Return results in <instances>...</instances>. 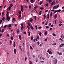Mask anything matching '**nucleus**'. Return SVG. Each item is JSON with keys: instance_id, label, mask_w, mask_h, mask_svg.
<instances>
[{"instance_id": "obj_1", "label": "nucleus", "mask_w": 64, "mask_h": 64, "mask_svg": "<svg viewBox=\"0 0 64 64\" xmlns=\"http://www.w3.org/2000/svg\"><path fill=\"white\" fill-rule=\"evenodd\" d=\"M59 4H58L57 5V6H54L53 8V9H57L59 7Z\"/></svg>"}, {"instance_id": "obj_2", "label": "nucleus", "mask_w": 64, "mask_h": 64, "mask_svg": "<svg viewBox=\"0 0 64 64\" xmlns=\"http://www.w3.org/2000/svg\"><path fill=\"white\" fill-rule=\"evenodd\" d=\"M54 64H56L57 63V60L56 59L54 60Z\"/></svg>"}, {"instance_id": "obj_3", "label": "nucleus", "mask_w": 64, "mask_h": 64, "mask_svg": "<svg viewBox=\"0 0 64 64\" xmlns=\"http://www.w3.org/2000/svg\"><path fill=\"white\" fill-rule=\"evenodd\" d=\"M10 19V18L8 16H6V20H7L9 21V20Z\"/></svg>"}, {"instance_id": "obj_4", "label": "nucleus", "mask_w": 64, "mask_h": 64, "mask_svg": "<svg viewBox=\"0 0 64 64\" xmlns=\"http://www.w3.org/2000/svg\"><path fill=\"white\" fill-rule=\"evenodd\" d=\"M21 11L23 12V11H24V8H23V6L22 5L21 6Z\"/></svg>"}, {"instance_id": "obj_5", "label": "nucleus", "mask_w": 64, "mask_h": 64, "mask_svg": "<svg viewBox=\"0 0 64 64\" xmlns=\"http://www.w3.org/2000/svg\"><path fill=\"white\" fill-rule=\"evenodd\" d=\"M14 52L15 54L16 55V49H15L14 50Z\"/></svg>"}, {"instance_id": "obj_6", "label": "nucleus", "mask_w": 64, "mask_h": 64, "mask_svg": "<svg viewBox=\"0 0 64 64\" xmlns=\"http://www.w3.org/2000/svg\"><path fill=\"white\" fill-rule=\"evenodd\" d=\"M57 14H56V15L54 16V18L55 19H56L57 18Z\"/></svg>"}, {"instance_id": "obj_7", "label": "nucleus", "mask_w": 64, "mask_h": 64, "mask_svg": "<svg viewBox=\"0 0 64 64\" xmlns=\"http://www.w3.org/2000/svg\"><path fill=\"white\" fill-rule=\"evenodd\" d=\"M34 1H35V0H30V2H31L32 3H33Z\"/></svg>"}, {"instance_id": "obj_8", "label": "nucleus", "mask_w": 64, "mask_h": 64, "mask_svg": "<svg viewBox=\"0 0 64 64\" xmlns=\"http://www.w3.org/2000/svg\"><path fill=\"white\" fill-rule=\"evenodd\" d=\"M44 19H45L46 18V15L45 14H44Z\"/></svg>"}, {"instance_id": "obj_9", "label": "nucleus", "mask_w": 64, "mask_h": 64, "mask_svg": "<svg viewBox=\"0 0 64 64\" xmlns=\"http://www.w3.org/2000/svg\"><path fill=\"white\" fill-rule=\"evenodd\" d=\"M4 29L3 28L2 29L1 31L2 33H3V32H4Z\"/></svg>"}, {"instance_id": "obj_10", "label": "nucleus", "mask_w": 64, "mask_h": 64, "mask_svg": "<svg viewBox=\"0 0 64 64\" xmlns=\"http://www.w3.org/2000/svg\"><path fill=\"white\" fill-rule=\"evenodd\" d=\"M28 25L29 26H30V27H31V24H30L28 22Z\"/></svg>"}, {"instance_id": "obj_11", "label": "nucleus", "mask_w": 64, "mask_h": 64, "mask_svg": "<svg viewBox=\"0 0 64 64\" xmlns=\"http://www.w3.org/2000/svg\"><path fill=\"white\" fill-rule=\"evenodd\" d=\"M50 17H52V15H52V12H51L50 14Z\"/></svg>"}, {"instance_id": "obj_12", "label": "nucleus", "mask_w": 64, "mask_h": 64, "mask_svg": "<svg viewBox=\"0 0 64 64\" xmlns=\"http://www.w3.org/2000/svg\"><path fill=\"white\" fill-rule=\"evenodd\" d=\"M19 38H20V40H21L22 39H21V36L19 35Z\"/></svg>"}, {"instance_id": "obj_13", "label": "nucleus", "mask_w": 64, "mask_h": 64, "mask_svg": "<svg viewBox=\"0 0 64 64\" xmlns=\"http://www.w3.org/2000/svg\"><path fill=\"white\" fill-rule=\"evenodd\" d=\"M18 13L19 14H20L21 13V11L20 10L18 11Z\"/></svg>"}, {"instance_id": "obj_14", "label": "nucleus", "mask_w": 64, "mask_h": 64, "mask_svg": "<svg viewBox=\"0 0 64 64\" xmlns=\"http://www.w3.org/2000/svg\"><path fill=\"white\" fill-rule=\"evenodd\" d=\"M8 15H9V12H8L6 14L7 16H8Z\"/></svg>"}, {"instance_id": "obj_15", "label": "nucleus", "mask_w": 64, "mask_h": 64, "mask_svg": "<svg viewBox=\"0 0 64 64\" xmlns=\"http://www.w3.org/2000/svg\"><path fill=\"white\" fill-rule=\"evenodd\" d=\"M30 28L32 29V30H34V28H33V26H32L30 27Z\"/></svg>"}, {"instance_id": "obj_16", "label": "nucleus", "mask_w": 64, "mask_h": 64, "mask_svg": "<svg viewBox=\"0 0 64 64\" xmlns=\"http://www.w3.org/2000/svg\"><path fill=\"white\" fill-rule=\"evenodd\" d=\"M61 11V10H58L57 12H60Z\"/></svg>"}, {"instance_id": "obj_17", "label": "nucleus", "mask_w": 64, "mask_h": 64, "mask_svg": "<svg viewBox=\"0 0 64 64\" xmlns=\"http://www.w3.org/2000/svg\"><path fill=\"white\" fill-rule=\"evenodd\" d=\"M21 17V14H20V15L19 16L18 18L19 19H20Z\"/></svg>"}, {"instance_id": "obj_18", "label": "nucleus", "mask_w": 64, "mask_h": 64, "mask_svg": "<svg viewBox=\"0 0 64 64\" xmlns=\"http://www.w3.org/2000/svg\"><path fill=\"white\" fill-rule=\"evenodd\" d=\"M12 6H13V4H10V6L11 8V7H12Z\"/></svg>"}, {"instance_id": "obj_19", "label": "nucleus", "mask_w": 64, "mask_h": 64, "mask_svg": "<svg viewBox=\"0 0 64 64\" xmlns=\"http://www.w3.org/2000/svg\"><path fill=\"white\" fill-rule=\"evenodd\" d=\"M2 20L4 21L5 20V17H3L2 18Z\"/></svg>"}, {"instance_id": "obj_20", "label": "nucleus", "mask_w": 64, "mask_h": 64, "mask_svg": "<svg viewBox=\"0 0 64 64\" xmlns=\"http://www.w3.org/2000/svg\"><path fill=\"white\" fill-rule=\"evenodd\" d=\"M10 39L12 40H13V36H11Z\"/></svg>"}, {"instance_id": "obj_21", "label": "nucleus", "mask_w": 64, "mask_h": 64, "mask_svg": "<svg viewBox=\"0 0 64 64\" xmlns=\"http://www.w3.org/2000/svg\"><path fill=\"white\" fill-rule=\"evenodd\" d=\"M62 39H63V38H64V35H63V34L62 35Z\"/></svg>"}, {"instance_id": "obj_22", "label": "nucleus", "mask_w": 64, "mask_h": 64, "mask_svg": "<svg viewBox=\"0 0 64 64\" xmlns=\"http://www.w3.org/2000/svg\"><path fill=\"white\" fill-rule=\"evenodd\" d=\"M30 22L31 23H32V22H33V19L32 18L31 20L30 21Z\"/></svg>"}, {"instance_id": "obj_23", "label": "nucleus", "mask_w": 64, "mask_h": 64, "mask_svg": "<svg viewBox=\"0 0 64 64\" xmlns=\"http://www.w3.org/2000/svg\"><path fill=\"white\" fill-rule=\"evenodd\" d=\"M3 5H4L3 4H2V6H0V8H2V7H3Z\"/></svg>"}, {"instance_id": "obj_24", "label": "nucleus", "mask_w": 64, "mask_h": 64, "mask_svg": "<svg viewBox=\"0 0 64 64\" xmlns=\"http://www.w3.org/2000/svg\"><path fill=\"white\" fill-rule=\"evenodd\" d=\"M28 35L29 36H30V32H28Z\"/></svg>"}, {"instance_id": "obj_25", "label": "nucleus", "mask_w": 64, "mask_h": 64, "mask_svg": "<svg viewBox=\"0 0 64 64\" xmlns=\"http://www.w3.org/2000/svg\"><path fill=\"white\" fill-rule=\"evenodd\" d=\"M47 32H45L44 33V35H47Z\"/></svg>"}, {"instance_id": "obj_26", "label": "nucleus", "mask_w": 64, "mask_h": 64, "mask_svg": "<svg viewBox=\"0 0 64 64\" xmlns=\"http://www.w3.org/2000/svg\"><path fill=\"white\" fill-rule=\"evenodd\" d=\"M21 26H22V28H23V25L22 24H21Z\"/></svg>"}, {"instance_id": "obj_27", "label": "nucleus", "mask_w": 64, "mask_h": 64, "mask_svg": "<svg viewBox=\"0 0 64 64\" xmlns=\"http://www.w3.org/2000/svg\"><path fill=\"white\" fill-rule=\"evenodd\" d=\"M37 37L38 40H39V39H40V38H39V37L38 36H37Z\"/></svg>"}, {"instance_id": "obj_28", "label": "nucleus", "mask_w": 64, "mask_h": 64, "mask_svg": "<svg viewBox=\"0 0 64 64\" xmlns=\"http://www.w3.org/2000/svg\"><path fill=\"white\" fill-rule=\"evenodd\" d=\"M27 27L28 30H29V29H30V27H29V26H27Z\"/></svg>"}, {"instance_id": "obj_29", "label": "nucleus", "mask_w": 64, "mask_h": 64, "mask_svg": "<svg viewBox=\"0 0 64 64\" xmlns=\"http://www.w3.org/2000/svg\"><path fill=\"white\" fill-rule=\"evenodd\" d=\"M49 54H52V52H51V51H50L49 52Z\"/></svg>"}, {"instance_id": "obj_30", "label": "nucleus", "mask_w": 64, "mask_h": 64, "mask_svg": "<svg viewBox=\"0 0 64 64\" xmlns=\"http://www.w3.org/2000/svg\"><path fill=\"white\" fill-rule=\"evenodd\" d=\"M12 41H11V40H10V45H11V44H12Z\"/></svg>"}, {"instance_id": "obj_31", "label": "nucleus", "mask_w": 64, "mask_h": 64, "mask_svg": "<svg viewBox=\"0 0 64 64\" xmlns=\"http://www.w3.org/2000/svg\"><path fill=\"white\" fill-rule=\"evenodd\" d=\"M56 45V43H54V44H53L52 45Z\"/></svg>"}, {"instance_id": "obj_32", "label": "nucleus", "mask_w": 64, "mask_h": 64, "mask_svg": "<svg viewBox=\"0 0 64 64\" xmlns=\"http://www.w3.org/2000/svg\"><path fill=\"white\" fill-rule=\"evenodd\" d=\"M42 12L41 11H40L39 13H40V14H39V15H40L41 14V13H42V12Z\"/></svg>"}, {"instance_id": "obj_33", "label": "nucleus", "mask_w": 64, "mask_h": 64, "mask_svg": "<svg viewBox=\"0 0 64 64\" xmlns=\"http://www.w3.org/2000/svg\"><path fill=\"white\" fill-rule=\"evenodd\" d=\"M8 27H11V24H9L8 25Z\"/></svg>"}, {"instance_id": "obj_34", "label": "nucleus", "mask_w": 64, "mask_h": 64, "mask_svg": "<svg viewBox=\"0 0 64 64\" xmlns=\"http://www.w3.org/2000/svg\"><path fill=\"white\" fill-rule=\"evenodd\" d=\"M52 35H53V36H56V35L54 33H53L52 34Z\"/></svg>"}, {"instance_id": "obj_35", "label": "nucleus", "mask_w": 64, "mask_h": 64, "mask_svg": "<svg viewBox=\"0 0 64 64\" xmlns=\"http://www.w3.org/2000/svg\"><path fill=\"white\" fill-rule=\"evenodd\" d=\"M12 19L13 21H15V20H16L15 19V18H13Z\"/></svg>"}, {"instance_id": "obj_36", "label": "nucleus", "mask_w": 64, "mask_h": 64, "mask_svg": "<svg viewBox=\"0 0 64 64\" xmlns=\"http://www.w3.org/2000/svg\"><path fill=\"white\" fill-rule=\"evenodd\" d=\"M2 34H0V38H1L2 37Z\"/></svg>"}, {"instance_id": "obj_37", "label": "nucleus", "mask_w": 64, "mask_h": 64, "mask_svg": "<svg viewBox=\"0 0 64 64\" xmlns=\"http://www.w3.org/2000/svg\"><path fill=\"white\" fill-rule=\"evenodd\" d=\"M36 28V29L37 30V29H38V27H37V26H35Z\"/></svg>"}, {"instance_id": "obj_38", "label": "nucleus", "mask_w": 64, "mask_h": 64, "mask_svg": "<svg viewBox=\"0 0 64 64\" xmlns=\"http://www.w3.org/2000/svg\"><path fill=\"white\" fill-rule=\"evenodd\" d=\"M47 1H48V3H50V2H51V0H47Z\"/></svg>"}, {"instance_id": "obj_39", "label": "nucleus", "mask_w": 64, "mask_h": 64, "mask_svg": "<svg viewBox=\"0 0 64 64\" xmlns=\"http://www.w3.org/2000/svg\"><path fill=\"white\" fill-rule=\"evenodd\" d=\"M31 40L32 41H33V36H32L31 37Z\"/></svg>"}, {"instance_id": "obj_40", "label": "nucleus", "mask_w": 64, "mask_h": 64, "mask_svg": "<svg viewBox=\"0 0 64 64\" xmlns=\"http://www.w3.org/2000/svg\"><path fill=\"white\" fill-rule=\"evenodd\" d=\"M19 30H18L17 31V33H19Z\"/></svg>"}, {"instance_id": "obj_41", "label": "nucleus", "mask_w": 64, "mask_h": 64, "mask_svg": "<svg viewBox=\"0 0 64 64\" xmlns=\"http://www.w3.org/2000/svg\"><path fill=\"white\" fill-rule=\"evenodd\" d=\"M11 8L10 6H9V7H8V10H10Z\"/></svg>"}, {"instance_id": "obj_42", "label": "nucleus", "mask_w": 64, "mask_h": 64, "mask_svg": "<svg viewBox=\"0 0 64 64\" xmlns=\"http://www.w3.org/2000/svg\"><path fill=\"white\" fill-rule=\"evenodd\" d=\"M2 20H1L0 21V24H1V23H2Z\"/></svg>"}, {"instance_id": "obj_43", "label": "nucleus", "mask_w": 64, "mask_h": 64, "mask_svg": "<svg viewBox=\"0 0 64 64\" xmlns=\"http://www.w3.org/2000/svg\"><path fill=\"white\" fill-rule=\"evenodd\" d=\"M29 10H31V6L30 5L29 6Z\"/></svg>"}, {"instance_id": "obj_44", "label": "nucleus", "mask_w": 64, "mask_h": 64, "mask_svg": "<svg viewBox=\"0 0 64 64\" xmlns=\"http://www.w3.org/2000/svg\"><path fill=\"white\" fill-rule=\"evenodd\" d=\"M62 24H59V26H62Z\"/></svg>"}, {"instance_id": "obj_45", "label": "nucleus", "mask_w": 64, "mask_h": 64, "mask_svg": "<svg viewBox=\"0 0 64 64\" xmlns=\"http://www.w3.org/2000/svg\"><path fill=\"white\" fill-rule=\"evenodd\" d=\"M36 18H37V17H36V16H34V18L36 20Z\"/></svg>"}, {"instance_id": "obj_46", "label": "nucleus", "mask_w": 64, "mask_h": 64, "mask_svg": "<svg viewBox=\"0 0 64 64\" xmlns=\"http://www.w3.org/2000/svg\"><path fill=\"white\" fill-rule=\"evenodd\" d=\"M14 47H15V42H14Z\"/></svg>"}, {"instance_id": "obj_47", "label": "nucleus", "mask_w": 64, "mask_h": 64, "mask_svg": "<svg viewBox=\"0 0 64 64\" xmlns=\"http://www.w3.org/2000/svg\"><path fill=\"white\" fill-rule=\"evenodd\" d=\"M29 64H32V62L30 61Z\"/></svg>"}, {"instance_id": "obj_48", "label": "nucleus", "mask_w": 64, "mask_h": 64, "mask_svg": "<svg viewBox=\"0 0 64 64\" xmlns=\"http://www.w3.org/2000/svg\"><path fill=\"white\" fill-rule=\"evenodd\" d=\"M62 55V53H61L60 52L59 53V55H60V56H61Z\"/></svg>"}, {"instance_id": "obj_49", "label": "nucleus", "mask_w": 64, "mask_h": 64, "mask_svg": "<svg viewBox=\"0 0 64 64\" xmlns=\"http://www.w3.org/2000/svg\"><path fill=\"white\" fill-rule=\"evenodd\" d=\"M6 27H7V25H5L4 26V28H5Z\"/></svg>"}, {"instance_id": "obj_50", "label": "nucleus", "mask_w": 64, "mask_h": 64, "mask_svg": "<svg viewBox=\"0 0 64 64\" xmlns=\"http://www.w3.org/2000/svg\"><path fill=\"white\" fill-rule=\"evenodd\" d=\"M53 26H54V24H52L50 26V27H53Z\"/></svg>"}, {"instance_id": "obj_51", "label": "nucleus", "mask_w": 64, "mask_h": 64, "mask_svg": "<svg viewBox=\"0 0 64 64\" xmlns=\"http://www.w3.org/2000/svg\"><path fill=\"white\" fill-rule=\"evenodd\" d=\"M42 2H40V5H41V4H42Z\"/></svg>"}, {"instance_id": "obj_52", "label": "nucleus", "mask_w": 64, "mask_h": 64, "mask_svg": "<svg viewBox=\"0 0 64 64\" xmlns=\"http://www.w3.org/2000/svg\"><path fill=\"white\" fill-rule=\"evenodd\" d=\"M39 34L40 35V36H41V32H40Z\"/></svg>"}, {"instance_id": "obj_53", "label": "nucleus", "mask_w": 64, "mask_h": 64, "mask_svg": "<svg viewBox=\"0 0 64 64\" xmlns=\"http://www.w3.org/2000/svg\"><path fill=\"white\" fill-rule=\"evenodd\" d=\"M38 45H39V44H40V42H39L38 41Z\"/></svg>"}, {"instance_id": "obj_54", "label": "nucleus", "mask_w": 64, "mask_h": 64, "mask_svg": "<svg viewBox=\"0 0 64 64\" xmlns=\"http://www.w3.org/2000/svg\"><path fill=\"white\" fill-rule=\"evenodd\" d=\"M36 62H38V59H36Z\"/></svg>"}, {"instance_id": "obj_55", "label": "nucleus", "mask_w": 64, "mask_h": 64, "mask_svg": "<svg viewBox=\"0 0 64 64\" xmlns=\"http://www.w3.org/2000/svg\"><path fill=\"white\" fill-rule=\"evenodd\" d=\"M25 61H26V60H27V57L26 56L25 58Z\"/></svg>"}, {"instance_id": "obj_56", "label": "nucleus", "mask_w": 64, "mask_h": 64, "mask_svg": "<svg viewBox=\"0 0 64 64\" xmlns=\"http://www.w3.org/2000/svg\"><path fill=\"white\" fill-rule=\"evenodd\" d=\"M40 9H41V10H43V9H44V8H41Z\"/></svg>"}, {"instance_id": "obj_57", "label": "nucleus", "mask_w": 64, "mask_h": 64, "mask_svg": "<svg viewBox=\"0 0 64 64\" xmlns=\"http://www.w3.org/2000/svg\"><path fill=\"white\" fill-rule=\"evenodd\" d=\"M30 49H33V48H32V47L31 46L30 47Z\"/></svg>"}, {"instance_id": "obj_58", "label": "nucleus", "mask_w": 64, "mask_h": 64, "mask_svg": "<svg viewBox=\"0 0 64 64\" xmlns=\"http://www.w3.org/2000/svg\"><path fill=\"white\" fill-rule=\"evenodd\" d=\"M45 5H46L47 6H48V3H47Z\"/></svg>"}, {"instance_id": "obj_59", "label": "nucleus", "mask_w": 64, "mask_h": 64, "mask_svg": "<svg viewBox=\"0 0 64 64\" xmlns=\"http://www.w3.org/2000/svg\"><path fill=\"white\" fill-rule=\"evenodd\" d=\"M48 10H45V12H48Z\"/></svg>"}, {"instance_id": "obj_60", "label": "nucleus", "mask_w": 64, "mask_h": 64, "mask_svg": "<svg viewBox=\"0 0 64 64\" xmlns=\"http://www.w3.org/2000/svg\"><path fill=\"white\" fill-rule=\"evenodd\" d=\"M53 5V2H52L51 4V6H52Z\"/></svg>"}, {"instance_id": "obj_61", "label": "nucleus", "mask_w": 64, "mask_h": 64, "mask_svg": "<svg viewBox=\"0 0 64 64\" xmlns=\"http://www.w3.org/2000/svg\"><path fill=\"white\" fill-rule=\"evenodd\" d=\"M4 12H3L2 13V15H4Z\"/></svg>"}, {"instance_id": "obj_62", "label": "nucleus", "mask_w": 64, "mask_h": 64, "mask_svg": "<svg viewBox=\"0 0 64 64\" xmlns=\"http://www.w3.org/2000/svg\"><path fill=\"white\" fill-rule=\"evenodd\" d=\"M28 54V56H29V52H27Z\"/></svg>"}, {"instance_id": "obj_63", "label": "nucleus", "mask_w": 64, "mask_h": 64, "mask_svg": "<svg viewBox=\"0 0 64 64\" xmlns=\"http://www.w3.org/2000/svg\"><path fill=\"white\" fill-rule=\"evenodd\" d=\"M36 41H38V40H37V38H36Z\"/></svg>"}, {"instance_id": "obj_64", "label": "nucleus", "mask_w": 64, "mask_h": 64, "mask_svg": "<svg viewBox=\"0 0 64 64\" xmlns=\"http://www.w3.org/2000/svg\"><path fill=\"white\" fill-rule=\"evenodd\" d=\"M61 45H62L63 46H64V44H62Z\"/></svg>"}]
</instances>
